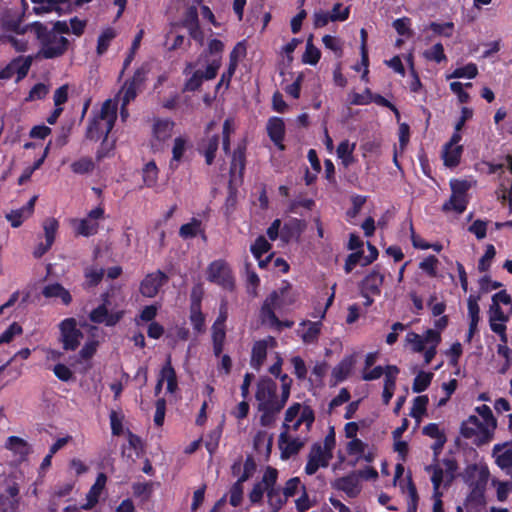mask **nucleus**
I'll return each mask as SVG.
<instances>
[{"label": "nucleus", "instance_id": "1", "mask_svg": "<svg viewBox=\"0 0 512 512\" xmlns=\"http://www.w3.org/2000/svg\"><path fill=\"white\" fill-rule=\"evenodd\" d=\"M277 384L269 379H261L257 384L255 398L258 411L261 412L260 423L262 426H270L274 423L277 414L285 406L288 398L276 394Z\"/></svg>", "mask_w": 512, "mask_h": 512}, {"label": "nucleus", "instance_id": "2", "mask_svg": "<svg viewBox=\"0 0 512 512\" xmlns=\"http://www.w3.org/2000/svg\"><path fill=\"white\" fill-rule=\"evenodd\" d=\"M220 66V56L207 59V56L204 54L195 62L187 63L183 71V74L186 77L184 91H196L200 88L204 80L214 79Z\"/></svg>", "mask_w": 512, "mask_h": 512}, {"label": "nucleus", "instance_id": "3", "mask_svg": "<svg viewBox=\"0 0 512 512\" xmlns=\"http://www.w3.org/2000/svg\"><path fill=\"white\" fill-rule=\"evenodd\" d=\"M314 419V413L309 406L294 403L285 412L282 432L308 437Z\"/></svg>", "mask_w": 512, "mask_h": 512}, {"label": "nucleus", "instance_id": "4", "mask_svg": "<svg viewBox=\"0 0 512 512\" xmlns=\"http://www.w3.org/2000/svg\"><path fill=\"white\" fill-rule=\"evenodd\" d=\"M117 118V103L113 100H106L97 116H95L87 127V138L98 141L106 138L112 130Z\"/></svg>", "mask_w": 512, "mask_h": 512}, {"label": "nucleus", "instance_id": "5", "mask_svg": "<svg viewBox=\"0 0 512 512\" xmlns=\"http://www.w3.org/2000/svg\"><path fill=\"white\" fill-rule=\"evenodd\" d=\"M40 40L41 48L39 55L45 59H53L62 56L68 49L69 41L63 35L55 31H47L46 28L39 23H35L32 27Z\"/></svg>", "mask_w": 512, "mask_h": 512}, {"label": "nucleus", "instance_id": "6", "mask_svg": "<svg viewBox=\"0 0 512 512\" xmlns=\"http://www.w3.org/2000/svg\"><path fill=\"white\" fill-rule=\"evenodd\" d=\"M335 447V434L331 431L324 439L323 443H314L307 456L305 473L307 475L315 474L319 468H325L333 458V449Z\"/></svg>", "mask_w": 512, "mask_h": 512}, {"label": "nucleus", "instance_id": "7", "mask_svg": "<svg viewBox=\"0 0 512 512\" xmlns=\"http://www.w3.org/2000/svg\"><path fill=\"white\" fill-rule=\"evenodd\" d=\"M405 342L413 352H423L425 364H429L436 355V348L441 342V334L436 329H428L423 335L408 332Z\"/></svg>", "mask_w": 512, "mask_h": 512}, {"label": "nucleus", "instance_id": "8", "mask_svg": "<svg viewBox=\"0 0 512 512\" xmlns=\"http://www.w3.org/2000/svg\"><path fill=\"white\" fill-rule=\"evenodd\" d=\"M290 287L288 284L283 285L282 287L272 291L267 298L265 299L261 311L260 316L263 323H267L270 326L280 327L282 323L275 315L276 309H281L286 305L292 303V300L288 298Z\"/></svg>", "mask_w": 512, "mask_h": 512}, {"label": "nucleus", "instance_id": "9", "mask_svg": "<svg viewBox=\"0 0 512 512\" xmlns=\"http://www.w3.org/2000/svg\"><path fill=\"white\" fill-rule=\"evenodd\" d=\"M495 427L496 423H483L476 415H471L462 423L461 434L473 443L481 445L491 440Z\"/></svg>", "mask_w": 512, "mask_h": 512}, {"label": "nucleus", "instance_id": "10", "mask_svg": "<svg viewBox=\"0 0 512 512\" xmlns=\"http://www.w3.org/2000/svg\"><path fill=\"white\" fill-rule=\"evenodd\" d=\"M104 218V209L96 207L92 209L84 218H73L70 220V226L77 236L90 237L99 230V222Z\"/></svg>", "mask_w": 512, "mask_h": 512}, {"label": "nucleus", "instance_id": "11", "mask_svg": "<svg viewBox=\"0 0 512 512\" xmlns=\"http://www.w3.org/2000/svg\"><path fill=\"white\" fill-rule=\"evenodd\" d=\"M60 338L65 350H75L82 338L81 331L77 328V322L74 318H66L59 324Z\"/></svg>", "mask_w": 512, "mask_h": 512}, {"label": "nucleus", "instance_id": "12", "mask_svg": "<svg viewBox=\"0 0 512 512\" xmlns=\"http://www.w3.org/2000/svg\"><path fill=\"white\" fill-rule=\"evenodd\" d=\"M307 436L296 434H289L282 432L279 435L278 446L281 452V459L287 460L290 457L298 454L307 442Z\"/></svg>", "mask_w": 512, "mask_h": 512}, {"label": "nucleus", "instance_id": "13", "mask_svg": "<svg viewBox=\"0 0 512 512\" xmlns=\"http://www.w3.org/2000/svg\"><path fill=\"white\" fill-rule=\"evenodd\" d=\"M207 279L224 288L233 287V277L231 270L223 260L213 261L207 269Z\"/></svg>", "mask_w": 512, "mask_h": 512}, {"label": "nucleus", "instance_id": "14", "mask_svg": "<svg viewBox=\"0 0 512 512\" xmlns=\"http://www.w3.org/2000/svg\"><path fill=\"white\" fill-rule=\"evenodd\" d=\"M278 471L272 467H267L262 480L255 483L248 497L252 504L260 503L264 493H268L270 487L274 486L277 481Z\"/></svg>", "mask_w": 512, "mask_h": 512}, {"label": "nucleus", "instance_id": "15", "mask_svg": "<svg viewBox=\"0 0 512 512\" xmlns=\"http://www.w3.org/2000/svg\"><path fill=\"white\" fill-rule=\"evenodd\" d=\"M20 488L17 483L9 484L0 494V512H19Z\"/></svg>", "mask_w": 512, "mask_h": 512}, {"label": "nucleus", "instance_id": "16", "mask_svg": "<svg viewBox=\"0 0 512 512\" xmlns=\"http://www.w3.org/2000/svg\"><path fill=\"white\" fill-rule=\"evenodd\" d=\"M166 274L158 270L148 274L141 283L140 291L143 296L152 298L157 295L159 289L167 282Z\"/></svg>", "mask_w": 512, "mask_h": 512}, {"label": "nucleus", "instance_id": "17", "mask_svg": "<svg viewBox=\"0 0 512 512\" xmlns=\"http://www.w3.org/2000/svg\"><path fill=\"white\" fill-rule=\"evenodd\" d=\"M384 276L378 270H373L362 281L360 290L364 298H369V295H380V287L383 283Z\"/></svg>", "mask_w": 512, "mask_h": 512}, {"label": "nucleus", "instance_id": "18", "mask_svg": "<svg viewBox=\"0 0 512 512\" xmlns=\"http://www.w3.org/2000/svg\"><path fill=\"white\" fill-rule=\"evenodd\" d=\"M173 127L172 121L157 120L153 126L152 147L160 149L162 144L172 136Z\"/></svg>", "mask_w": 512, "mask_h": 512}, {"label": "nucleus", "instance_id": "19", "mask_svg": "<svg viewBox=\"0 0 512 512\" xmlns=\"http://www.w3.org/2000/svg\"><path fill=\"white\" fill-rule=\"evenodd\" d=\"M33 3L38 4L34 7L36 14H44L49 12H57L59 14L65 13L70 9V0H31Z\"/></svg>", "mask_w": 512, "mask_h": 512}, {"label": "nucleus", "instance_id": "20", "mask_svg": "<svg viewBox=\"0 0 512 512\" xmlns=\"http://www.w3.org/2000/svg\"><path fill=\"white\" fill-rule=\"evenodd\" d=\"M90 320L94 323L114 326L122 317V312L109 313L105 305H100L90 313Z\"/></svg>", "mask_w": 512, "mask_h": 512}, {"label": "nucleus", "instance_id": "21", "mask_svg": "<svg viewBox=\"0 0 512 512\" xmlns=\"http://www.w3.org/2000/svg\"><path fill=\"white\" fill-rule=\"evenodd\" d=\"M36 199L37 197L33 196L25 206L6 214V219L11 223L12 227H19L24 220L32 215Z\"/></svg>", "mask_w": 512, "mask_h": 512}, {"label": "nucleus", "instance_id": "22", "mask_svg": "<svg viewBox=\"0 0 512 512\" xmlns=\"http://www.w3.org/2000/svg\"><path fill=\"white\" fill-rule=\"evenodd\" d=\"M427 471L431 474V481L434 488V497L441 496L439 492L442 483H449L453 477L452 472L449 470H443L440 465H434L427 467Z\"/></svg>", "mask_w": 512, "mask_h": 512}, {"label": "nucleus", "instance_id": "23", "mask_svg": "<svg viewBox=\"0 0 512 512\" xmlns=\"http://www.w3.org/2000/svg\"><path fill=\"white\" fill-rule=\"evenodd\" d=\"M42 294L45 298L59 299L64 305H69L72 301L70 292L60 283L47 284L43 287Z\"/></svg>", "mask_w": 512, "mask_h": 512}, {"label": "nucleus", "instance_id": "24", "mask_svg": "<svg viewBox=\"0 0 512 512\" xmlns=\"http://www.w3.org/2000/svg\"><path fill=\"white\" fill-rule=\"evenodd\" d=\"M349 455L355 456L356 460H365L371 462L374 454L369 450L368 445L358 438L352 439L347 445Z\"/></svg>", "mask_w": 512, "mask_h": 512}, {"label": "nucleus", "instance_id": "25", "mask_svg": "<svg viewBox=\"0 0 512 512\" xmlns=\"http://www.w3.org/2000/svg\"><path fill=\"white\" fill-rule=\"evenodd\" d=\"M267 132L270 139L277 145L281 150L284 149L282 140L285 133L284 121L278 117H272L267 123Z\"/></svg>", "mask_w": 512, "mask_h": 512}, {"label": "nucleus", "instance_id": "26", "mask_svg": "<svg viewBox=\"0 0 512 512\" xmlns=\"http://www.w3.org/2000/svg\"><path fill=\"white\" fill-rule=\"evenodd\" d=\"M334 487L343 491L351 498L356 497L361 491L359 479L355 475H349L336 480Z\"/></svg>", "mask_w": 512, "mask_h": 512}, {"label": "nucleus", "instance_id": "27", "mask_svg": "<svg viewBox=\"0 0 512 512\" xmlns=\"http://www.w3.org/2000/svg\"><path fill=\"white\" fill-rule=\"evenodd\" d=\"M493 456L499 467L502 469L512 468V442L504 445H495Z\"/></svg>", "mask_w": 512, "mask_h": 512}, {"label": "nucleus", "instance_id": "28", "mask_svg": "<svg viewBox=\"0 0 512 512\" xmlns=\"http://www.w3.org/2000/svg\"><path fill=\"white\" fill-rule=\"evenodd\" d=\"M162 382L167 383V392L173 394L178 388L177 376L174 368L171 365L170 356L167 357L165 365L162 367L159 378Z\"/></svg>", "mask_w": 512, "mask_h": 512}, {"label": "nucleus", "instance_id": "29", "mask_svg": "<svg viewBox=\"0 0 512 512\" xmlns=\"http://www.w3.org/2000/svg\"><path fill=\"white\" fill-rule=\"evenodd\" d=\"M106 476L105 474L103 473H100L96 479V482L94 483V485L91 487V489L89 490L88 494H87V500H88V503L83 505L81 508L82 509H90L92 506H94V504L97 503L98 501V498L106 484Z\"/></svg>", "mask_w": 512, "mask_h": 512}, {"label": "nucleus", "instance_id": "30", "mask_svg": "<svg viewBox=\"0 0 512 512\" xmlns=\"http://www.w3.org/2000/svg\"><path fill=\"white\" fill-rule=\"evenodd\" d=\"M225 336V325H222L220 320H216L212 326V339L214 353L217 356L223 351Z\"/></svg>", "mask_w": 512, "mask_h": 512}, {"label": "nucleus", "instance_id": "31", "mask_svg": "<svg viewBox=\"0 0 512 512\" xmlns=\"http://www.w3.org/2000/svg\"><path fill=\"white\" fill-rule=\"evenodd\" d=\"M187 144L188 140L183 136H179L174 139V144L172 148V159L170 161V168L172 170L178 167V163L180 162L186 151Z\"/></svg>", "mask_w": 512, "mask_h": 512}, {"label": "nucleus", "instance_id": "32", "mask_svg": "<svg viewBox=\"0 0 512 512\" xmlns=\"http://www.w3.org/2000/svg\"><path fill=\"white\" fill-rule=\"evenodd\" d=\"M356 144L350 143L348 140L342 141L337 147V156L345 167L350 166L354 162L353 152Z\"/></svg>", "mask_w": 512, "mask_h": 512}, {"label": "nucleus", "instance_id": "33", "mask_svg": "<svg viewBox=\"0 0 512 512\" xmlns=\"http://www.w3.org/2000/svg\"><path fill=\"white\" fill-rule=\"evenodd\" d=\"M353 365V358L347 357L344 358L336 367H334L332 371V377L335 379V382L339 383L345 380L351 372Z\"/></svg>", "mask_w": 512, "mask_h": 512}, {"label": "nucleus", "instance_id": "34", "mask_svg": "<svg viewBox=\"0 0 512 512\" xmlns=\"http://www.w3.org/2000/svg\"><path fill=\"white\" fill-rule=\"evenodd\" d=\"M267 355V342L258 341L254 344L251 356V366L255 369H259L266 359Z\"/></svg>", "mask_w": 512, "mask_h": 512}, {"label": "nucleus", "instance_id": "35", "mask_svg": "<svg viewBox=\"0 0 512 512\" xmlns=\"http://www.w3.org/2000/svg\"><path fill=\"white\" fill-rule=\"evenodd\" d=\"M267 498L272 512H277L287 501L286 496L281 492L280 488L276 487V484L270 487L267 493Z\"/></svg>", "mask_w": 512, "mask_h": 512}, {"label": "nucleus", "instance_id": "36", "mask_svg": "<svg viewBox=\"0 0 512 512\" xmlns=\"http://www.w3.org/2000/svg\"><path fill=\"white\" fill-rule=\"evenodd\" d=\"M467 203V196H458L455 194H451L450 199L443 205V210L453 211L457 214H461L465 211Z\"/></svg>", "mask_w": 512, "mask_h": 512}, {"label": "nucleus", "instance_id": "37", "mask_svg": "<svg viewBox=\"0 0 512 512\" xmlns=\"http://www.w3.org/2000/svg\"><path fill=\"white\" fill-rule=\"evenodd\" d=\"M320 326L319 322H308L302 324L300 333L303 341L307 344L314 343L320 333Z\"/></svg>", "mask_w": 512, "mask_h": 512}, {"label": "nucleus", "instance_id": "38", "mask_svg": "<svg viewBox=\"0 0 512 512\" xmlns=\"http://www.w3.org/2000/svg\"><path fill=\"white\" fill-rule=\"evenodd\" d=\"M478 300H479V297H476L474 295H470L467 300L468 314L470 317V325L469 326H471V332L477 331V325H478V322L480 319L479 318L480 308L478 305Z\"/></svg>", "mask_w": 512, "mask_h": 512}, {"label": "nucleus", "instance_id": "39", "mask_svg": "<svg viewBox=\"0 0 512 512\" xmlns=\"http://www.w3.org/2000/svg\"><path fill=\"white\" fill-rule=\"evenodd\" d=\"M31 66V59L30 58H16L10 63V69H13L16 75V81H20L23 79Z\"/></svg>", "mask_w": 512, "mask_h": 512}, {"label": "nucleus", "instance_id": "40", "mask_svg": "<svg viewBox=\"0 0 512 512\" xmlns=\"http://www.w3.org/2000/svg\"><path fill=\"white\" fill-rule=\"evenodd\" d=\"M116 37V31L113 28H106L98 37L96 52L99 56L103 55L111 41Z\"/></svg>", "mask_w": 512, "mask_h": 512}, {"label": "nucleus", "instance_id": "41", "mask_svg": "<svg viewBox=\"0 0 512 512\" xmlns=\"http://www.w3.org/2000/svg\"><path fill=\"white\" fill-rule=\"evenodd\" d=\"M462 153V146H448L445 145L443 151L444 164L449 167H454L459 163Z\"/></svg>", "mask_w": 512, "mask_h": 512}, {"label": "nucleus", "instance_id": "42", "mask_svg": "<svg viewBox=\"0 0 512 512\" xmlns=\"http://www.w3.org/2000/svg\"><path fill=\"white\" fill-rule=\"evenodd\" d=\"M42 227L45 241L48 242V246H52L59 228V222L55 218L50 217L44 220Z\"/></svg>", "mask_w": 512, "mask_h": 512}, {"label": "nucleus", "instance_id": "43", "mask_svg": "<svg viewBox=\"0 0 512 512\" xmlns=\"http://www.w3.org/2000/svg\"><path fill=\"white\" fill-rule=\"evenodd\" d=\"M312 38L313 37L310 36L307 39L306 50L303 54V62L315 65L319 61L321 53L319 49L313 45Z\"/></svg>", "mask_w": 512, "mask_h": 512}, {"label": "nucleus", "instance_id": "44", "mask_svg": "<svg viewBox=\"0 0 512 512\" xmlns=\"http://www.w3.org/2000/svg\"><path fill=\"white\" fill-rule=\"evenodd\" d=\"M158 180V168L155 162H148L143 168V181L147 187H153Z\"/></svg>", "mask_w": 512, "mask_h": 512}, {"label": "nucleus", "instance_id": "45", "mask_svg": "<svg viewBox=\"0 0 512 512\" xmlns=\"http://www.w3.org/2000/svg\"><path fill=\"white\" fill-rule=\"evenodd\" d=\"M219 139L218 136L214 135L209 137L204 143H203V151L206 159V163L208 165L212 164L215 152L218 149Z\"/></svg>", "mask_w": 512, "mask_h": 512}, {"label": "nucleus", "instance_id": "46", "mask_svg": "<svg viewBox=\"0 0 512 512\" xmlns=\"http://www.w3.org/2000/svg\"><path fill=\"white\" fill-rule=\"evenodd\" d=\"M138 91L136 88L125 83L119 91L116 100L113 101L117 104L120 102L122 106H127L136 97Z\"/></svg>", "mask_w": 512, "mask_h": 512}, {"label": "nucleus", "instance_id": "47", "mask_svg": "<svg viewBox=\"0 0 512 512\" xmlns=\"http://www.w3.org/2000/svg\"><path fill=\"white\" fill-rule=\"evenodd\" d=\"M428 404L427 396H418L414 399L413 405L411 408L410 416L415 418L417 422H420L421 417L426 412V406Z\"/></svg>", "mask_w": 512, "mask_h": 512}, {"label": "nucleus", "instance_id": "48", "mask_svg": "<svg viewBox=\"0 0 512 512\" xmlns=\"http://www.w3.org/2000/svg\"><path fill=\"white\" fill-rule=\"evenodd\" d=\"M433 374L430 372L421 371L414 379L412 389L415 393H420L430 385Z\"/></svg>", "mask_w": 512, "mask_h": 512}, {"label": "nucleus", "instance_id": "49", "mask_svg": "<svg viewBox=\"0 0 512 512\" xmlns=\"http://www.w3.org/2000/svg\"><path fill=\"white\" fill-rule=\"evenodd\" d=\"M6 448L22 456L26 455L29 451L27 443L23 439L16 436H11L8 438L6 442Z\"/></svg>", "mask_w": 512, "mask_h": 512}, {"label": "nucleus", "instance_id": "50", "mask_svg": "<svg viewBox=\"0 0 512 512\" xmlns=\"http://www.w3.org/2000/svg\"><path fill=\"white\" fill-rule=\"evenodd\" d=\"M190 321L195 331L202 333L205 330V317L201 312V308L195 306L190 308Z\"/></svg>", "mask_w": 512, "mask_h": 512}, {"label": "nucleus", "instance_id": "51", "mask_svg": "<svg viewBox=\"0 0 512 512\" xmlns=\"http://www.w3.org/2000/svg\"><path fill=\"white\" fill-rule=\"evenodd\" d=\"M71 169L76 174H86L94 169V162L91 158L83 157L71 164Z\"/></svg>", "mask_w": 512, "mask_h": 512}, {"label": "nucleus", "instance_id": "52", "mask_svg": "<svg viewBox=\"0 0 512 512\" xmlns=\"http://www.w3.org/2000/svg\"><path fill=\"white\" fill-rule=\"evenodd\" d=\"M201 222L197 219H192L191 222L186 223L180 227L179 234L183 239L195 237L200 231Z\"/></svg>", "mask_w": 512, "mask_h": 512}, {"label": "nucleus", "instance_id": "53", "mask_svg": "<svg viewBox=\"0 0 512 512\" xmlns=\"http://www.w3.org/2000/svg\"><path fill=\"white\" fill-rule=\"evenodd\" d=\"M270 249L271 245L264 236H259L251 246V252L256 259H260L262 255L269 252Z\"/></svg>", "mask_w": 512, "mask_h": 512}, {"label": "nucleus", "instance_id": "54", "mask_svg": "<svg viewBox=\"0 0 512 512\" xmlns=\"http://www.w3.org/2000/svg\"><path fill=\"white\" fill-rule=\"evenodd\" d=\"M148 72V65H142L139 69L136 70L133 77L125 83L139 90L144 81L146 80Z\"/></svg>", "mask_w": 512, "mask_h": 512}, {"label": "nucleus", "instance_id": "55", "mask_svg": "<svg viewBox=\"0 0 512 512\" xmlns=\"http://www.w3.org/2000/svg\"><path fill=\"white\" fill-rule=\"evenodd\" d=\"M438 264V259L431 255L419 263V268L427 273L430 277H435L437 275Z\"/></svg>", "mask_w": 512, "mask_h": 512}, {"label": "nucleus", "instance_id": "56", "mask_svg": "<svg viewBox=\"0 0 512 512\" xmlns=\"http://www.w3.org/2000/svg\"><path fill=\"white\" fill-rule=\"evenodd\" d=\"M477 67L475 64H468L464 67H460L454 70L449 78H474L477 75Z\"/></svg>", "mask_w": 512, "mask_h": 512}, {"label": "nucleus", "instance_id": "57", "mask_svg": "<svg viewBox=\"0 0 512 512\" xmlns=\"http://www.w3.org/2000/svg\"><path fill=\"white\" fill-rule=\"evenodd\" d=\"M348 101L352 105H367L372 102V93L369 89L365 90L364 93H350Z\"/></svg>", "mask_w": 512, "mask_h": 512}, {"label": "nucleus", "instance_id": "58", "mask_svg": "<svg viewBox=\"0 0 512 512\" xmlns=\"http://www.w3.org/2000/svg\"><path fill=\"white\" fill-rule=\"evenodd\" d=\"M299 489L304 491L305 487L301 484L298 477H294L286 482L285 487L283 488V493L288 499L289 497L295 496Z\"/></svg>", "mask_w": 512, "mask_h": 512}, {"label": "nucleus", "instance_id": "59", "mask_svg": "<svg viewBox=\"0 0 512 512\" xmlns=\"http://www.w3.org/2000/svg\"><path fill=\"white\" fill-rule=\"evenodd\" d=\"M243 493H244L243 485L235 482L229 491V503L233 507L239 506L243 499Z\"/></svg>", "mask_w": 512, "mask_h": 512}, {"label": "nucleus", "instance_id": "60", "mask_svg": "<svg viewBox=\"0 0 512 512\" xmlns=\"http://www.w3.org/2000/svg\"><path fill=\"white\" fill-rule=\"evenodd\" d=\"M241 468H243V472L252 476L253 473L255 472L256 465H255L254 460L252 458L248 457L245 460V462L243 463V465L241 464L240 461L235 462L232 466V473L234 475L238 474L240 472Z\"/></svg>", "mask_w": 512, "mask_h": 512}, {"label": "nucleus", "instance_id": "61", "mask_svg": "<svg viewBox=\"0 0 512 512\" xmlns=\"http://www.w3.org/2000/svg\"><path fill=\"white\" fill-rule=\"evenodd\" d=\"M383 374L385 375L384 387L395 389L396 378L399 374L398 367L394 365H388Z\"/></svg>", "mask_w": 512, "mask_h": 512}, {"label": "nucleus", "instance_id": "62", "mask_svg": "<svg viewBox=\"0 0 512 512\" xmlns=\"http://www.w3.org/2000/svg\"><path fill=\"white\" fill-rule=\"evenodd\" d=\"M244 169V153L242 150L238 149L233 154V159L231 163V176L235 178L237 171L241 174Z\"/></svg>", "mask_w": 512, "mask_h": 512}, {"label": "nucleus", "instance_id": "63", "mask_svg": "<svg viewBox=\"0 0 512 512\" xmlns=\"http://www.w3.org/2000/svg\"><path fill=\"white\" fill-rule=\"evenodd\" d=\"M495 254H496L495 247L491 244L488 245L486 247L485 254L479 261L478 269L482 272L487 271L490 267L492 259L495 257Z\"/></svg>", "mask_w": 512, "mask_h": 512}, {"label": "nucleus", "instance_id": "64", "mask_svg": "<svg viewBox=\"0 0 512 512\" xmlns=\"http://www.w3.org/2000/svg\"><path fill=\"white\" fill-rule=\"evenodd\" d=\"M49 91V88L47 85L43 83L36 84L29 92L28 97L26 98V101H35L43 99Z\"/></svg>", "mask_w": 512, "mask_h": 512}]
</instances>
